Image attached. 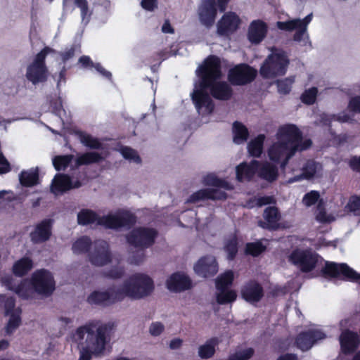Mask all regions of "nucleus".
I'll return each instance as SVG.
<instances>
[{"label": "nucleus", "instance_id": "nucleus-1", "mask_svg": "<svg viewBox=\"0 0 360 360\" xmlns=\"http://www.w3.org/2000/svg\"><path fill=\"white\" fill-rule=\"evenodd\" d=\"M109 325L94 320L79 327L75 333L80 356L79 360H90L103 355L108 342Z\"/></svg>", "mask_w": 360, "mask_h": 360}, {"label": "nucleus", "instance_id": "nucleus-2", "mask_svg": "<svg viewBox=\"0 0 360 360\" xmlns=\"http://www.w3.org/2000/svg\"><path fill=\"white\" fill-rule=\"evenodd\" d=\"M55 49L45 46L34 57L27 66L26 78L33 84L45 82L48 79L49 70L46 65V58L49 53H55Z\"/></svg>", "mask_w": 360, "mask_h": 360}, {"label": "nucleus", "instance_id": "nucleus-3", "mask_svg": "<svg viewBox=\"0 0 360 360\" xmlns=\"http://www.w3.org/2000/svg\"><path fill=\"white\" fill-rule=\"evenodd\" d=\"M158 236L154 228L139 226L133 229L125 236L127 243L142 251L152 247Z\"/></svg>", "mask_w": 360, "mask_h": 360}, {"label": "nucleus", "instance_id": "nucleus-4", "mask_svg": "<svg viewBox=\"0 0 360 360\" xmlns=\"http://www.w3.org/2000/svg\"><path fill=\"white\" fill-rule=\"evenodd\" d=\"M289 60L283 53H272L267 56L260 68V75L264 78L271 79L284 75Z\"/></svg>", "mask_w": 360, "mask_h": 360}, {"label": "nucleus", "instance_id": "nucleus-5", "mask_svg": "<svg viewBox=\"0 0 360 360\" xmlns=\"http://www.w3.org/2000/svg\"><path fill=\"white\" fill-rule=\"evenodd\" d=\"M321 271L325 278H336L360 285V274L345 263L326 262Z\"/></svg>", "mask_w": 360, "mask_h": 360}, {"label": "nucleus", "instance_id": "nucleus-6", "mask_svg": "<svg viewBox=\"0 0 360 360\" xmlns=\"http://www.w3.org/2000/svg\"><path fill=\"white\" fill-rule=\"evenodd\" d=\"M319 255L311 249L293 250L288 256V262L302 273H309L315 269Z\"/></svg>", "mask_w": 360, "mask_h": 360}, {"label": "nucleus", "instance_id": "nucleus-7", "mask_svg": "<svg viewBox=\"0 0 360 360\" xmlns=\"http://www.w3.org/2000/svg\"><path fill=\"white\" fill-rule=\"evenodd\" d=\"M137 221V217L130 211L121 210L115 214H108L101 217L98 225L107 229H118L125 228L131 229Z\"/></svg>", "mask_w": 360, "mask_h": 360}, {"label": "nucleus", "instance_id": "nucleus-8", "mask_svg": "<svg viewBox=\"0 0 360 360\" xmlns=\"http://www.w3.org/2000/svg\"><path fill=\"white\" fill-rule=\"evenodd\" d=\"M200 79V86H208L209 83L221 77V64L220 58L214 55L209 56L198 70Z\"/></svg>", "mask_w": 360, "mask_h": 360}, {"label": "nucleus", "instance_id": "nucleus-9", "mask_svg": "<svg viewBox=\"0 0 360 360\" xmlns=\"http://www.w3.org/2000/svg\"><path fill=\"white\" fill-rule=\"evenodd\" d=\"M153 280L147 274L136 273L124 281L122 291L119 292H153Z\"/></svg>", "mask_w": 360, "mask_h": 360}, {"label": "nucleus", "instance_id": "nucleus-10", "mask_svg": "<svg viewBox=\"0 0 360 360\" xmlns=\"http://www.w3.org/2000/svg\"><path fill=\"white\" fill-rule=\"evenodd\" d=\"M257 75L256 69L247 63H240L229 70L228 80L233 86H244L252 82Z\"/></svg>", "mask_w": 360, "mask_h": 360}, {"label": "nucleus", "instance_id": "nucleus-11", "mask_svg": "<svg viewBox=\"0 0 360 360\" xmlns=\"http://www.w3.org/2000/svg\"><path fill=\"white\" fill-rule=\"evenodd\" d=\"M297 146H290L288 143L278 141L274 143L269 149V159L275 163H280L281 169H285L289 160L295 154Z\"/></svg>", "mask_w": 360, "mask_h": 360}, {"label": "nucleus", "instance_id": "nucleus-12", "mask_svg": "<svg viewBox=\"0 0 360 360\" xmlns=\"http://www.w3.org/2000/svg\"><path fill=\"white\" fill-rule=\"evenodd\" d=\"M143 297V294H90L87 302L91 305L107 307L123 301H134Z\"/></svg>", "mask_w": 360, "mask_h": 360}, {"label": "nucleus", "instance_id": "nucleus-13", "mask_svg": "<svg viewBox=\"0 0 360 360\" xmlns=\"http://www.w3.org/2000/svg\"><path fill=\"white\" fill-rule=\"evenodd\" d=\"M88 258L91 264L97 266H103L111 262L112 255L108 243L103 240H94Z\"/></svg>", "mask_w": 360, "mask_h": 360}, {"label": "nucleus", "instance_id": "nucleus-14", "mask_svg": "<svg viewBox=\"0 0 360 360\" xmlns=\"http://www.w3.org/2000/svg\"><path fill=\"white\" fill-rule=\"evenodd\" d=\"M191 98L199 115L207 116L212 114L215 108L214 101L207 91L199 86L191 94Z\"/></svg>", "mask_w": 360, "mask_h": 360}, {"label": "nucleus", "instance_id": "nucleus-15", "mask_svg": "<svg viewBox=\"0 0 360 360\" xmlns=\"http://www.w3.org/2000/svg\"><path fill=\"white\" fill-rule=\"evenodd\" d=\"M219 10L216 0H202L198 8L199 20L207 28L215 22Z\"/></svg>", "mask_w": 360, "mask_h": 360}, {"label": "nucleus", "instance_id": "nucleus-16", "mask_svg": "<svg viewBox=\"0 0 360 360\" xmlns=\"http://www.w3.org/2000/svg\"><path fill=\"white\" fill-rule=\"evenodd\" d=\"M82 186L79 180L73 181L71 176L67 174H56L51 184V191L54 195L62 194L73 188H78Z\"/></svg>", "mask_w": 360, "mask_h": 360}, {"label": "nucleus", "instance_id": "nucleus-17", "mask_svg": "<svg viewBox=\"0 0 360 360\" xmlns=\"http://www.w3.org/2000/svg\"><path fill=\"white\" fill-rule=\"evenodd\" d=\"M195 274L202 278L213 277L219 269L218 262L212 255H205L200 257L194 265Z\"/></svg>", "mask_w": 360, "mask_h": 360}, {"label": "nucleus", "instance_id": "nucleus-18", "mask_svg": "<svg viewBox=\"0 0 360 360\" xmlns=\"http://www.w3.org/2000/svg\"><path fill=\"white\" fill-rule=\"evenodd\" d=\"M53 220L44 219L36 224L34 230L30 233L31 241L34 244H41L48 241L52 235Z\"/></svg>", "mask_w": 360, "mask_h": 360}, {"label": "nucleus", "instance_id": "nucleus-19", "mask_svg": "<svg viewBox=\"0 0 360 360\" xmlns=\"http://www.w3.org/2000/svg\"><path fill=\"white\" fill-rule=\"evenodd\" d=\"M5 314L10 319L6 327V333L11 335L20 326L21 309L15 307V300L12 297L6 299L4 303Z\"/></svg>", "mask_w": 360, "mask_h": 360}, {"label": "nucleus", "instance_id": "nucleus-20", "mask_svg": "<svg viewBox=\"0 0 360 360\" xmlns=\"http://www.w3.org/2000/svg\"><path fill=\"white\" fill-rule=\"evenodd\" d=\"M240 23L239 17L234 12L224 14L217 22V33L220 36H227L233 33Z\"/></svg>", "mask_w": 360, "mask_h": 360}, {"label": "nucleus", "instance_id": "nucleus-21", "mask_svg": "<svg viewBox=\"0 0 360 360\" xmlns=\"http://www.w3.org/2000/svg\"><path fill=\"white\" fill-rule=\"evenodd\" d=\"M279 141L288 143L290 146H297L302 140V134L298 127L295 124H286L281 127L278 131Z\"/></svg>", "mask_w": 360, "mask_h": 360}, {"label": "nucleus", "instance_id": "nucleus-22", "mask_svg": "<svg viewBox=\"0 0 360 360\" xmlns=\"http://www.w3.org/2000/svg\"><path fill=\"white\" fill-rule=\"evenodd\" d=\"M208 86H202V89L209 90L210 95L217 100L228 101L233 95V89L226 82L215 80L209 83Z\"/></svg>", "mask_w": 360, "mask_h": 360}, {"label": "nucleus", "instance_id": "nucleus-23", "mask_svg": "<svg viewBox=\"0 0 360 360\" xmlns=\"http://www.w3.org/2000/svg\"><path fill=\"white\" fill-rule=\"evenodd\" d=\"M227 194L216 188H202L192 193L187 202L195 203L204 200H226Z\"/></svg>", "mask_w": 360, "mask_h": 360}, {"label": "nucleus", "instance_id": "nucleus-24", "mask_svg": "<svg viewBox=\"0 0 360 360\" xmlns=\"http://www.w3.org/2000/svg\"><path fill=\"white\" fill-rule=\"evenodd\" d=\"M326 335L320 330H310L307 333H302L297 338V347L302 351L309 349L318 340H323Z\"/></svg>", "mask_w": 360, "mask_h": 360}, {"label": "nucleus", "instance_id": "nucleus-25", "mask_svg": "<svg viewBox=\"0 0 360 360\" xmlns=\"http://www.w3.org/2000/svg\"><path fill=\"white\" fill-rule=\"evenodd\" d=\"M265 221H259L258 225L262 229L276 231L279 229V221L281 219V214L276 207H267L265 208L263 214Z\"/></svg>", "mask_w": 360, "mask_h": 360}, {"label": "nucleus", "instance_id": "nucleus-26", "mask_svg": "<svg viewBox=\"0 0 360 360\" xmlns=\"http://www.w3.org/2000/svg\"><path fill=\"white\" fill-rule=\"evenodd\" d=\"M167 288L171 291L186 290L192 285L191 280L186 274L181 272L172 274L166 282Z\"/></svg>", "mask_w": 360, "mask_h": 360}, {"label": "nucleus", "instance_id": "nucleus-27", "mask_svg": "<svg viewBox=\"0 0 360 360\" xmlns=\"http://www.w3.org/2000/svg\"><path fill=\"white\" fill-rule=\"evenodd\" d=\"M259 161L252 160L250 163L243 162L236 167V179L239 182L250 181L257 172Z\"/></svg>", "mask_w": 360, "mask_h": 360}, {"label": "nucleus", "instance_id": "nucleus-28", "mask_svg": "<svg viewBox=\"0 0 360 360\" xmlns=\"http://www.w3.org/2000/svg\"><path fill=\"white\" fill-rule=\"evenodd\" d=\"M267 34L266 24L260 20H253L249 27L248 38L252 44H259Z\"/></svg>", "mask_w": 360, "mask_h": 360}, {"label": "nucleus", "instance_id": "nucleus-29", "mask_svg": "<svg viewBox=\"0 0 360 360\" xmlns=\"http://www.w3.org/2000/svg\"><path fill=\"white\" fill-rule=\"evenodd\" d=\"M340 342L342 352L350 353L358 347L359 340L356 333L345 330L340 337Z\"/></svg>", "mask_w": 360, "mask_h": 360}, {"label": "nucleus", "instance_id": "nucleus-30", "mask_svg": "<svg viewBox=\"0 0 360 360\" xmlns=\"http://www.w3.org/2000/svg\"><path fill=\"white\" fill-rule=\"evenodd\" d=\"M258 176L269 183L277 180L278 177V167L269 162H259L257 170Z\"/></svg>", "mask_w": 360, "mask_h": 360}, {"label": "nucleus", "instance_id": "nucleus-31", "mask_svg": "<svg viewBox=\"0 0 360 360\" xmlns=\"http://www.w3.org/2000/svg\"><path fill=\"white\" fill-rule=\"evenodd\" d=\"M234 280V274L232 270H226L220 274L215 279V286L218 292H236L230 290Z\"/></svg>", "mask_w": 360, "mask_h": 360}, {"label": "nucleus", "instance_id": "nucleus-32", "mask_svg": "<svg viewBox=\"0 0 360 360\" xmlns=\"http://www.w3.org/2000/svg\"><path fill=\"white\" fill-rule=\"evenodd\" d=\"M56 288L54 277L51 271L43 269L36 292H53Z\"/></svg>", "mask_w": 360, "mask_h": 360}, {"label": "nucleus", "instance_id": "nucleus-33", "mask_svg": "<svg viewBox=\"0 0 360 360\" xmlns=\"http://www.w3.org/2000/svg\"><path fill=\"white\" fill-rule=\"evenodd\" d=\"M33 265L32 259L28 257H23L14 262L12 272L15 276L22 277L32 270Z\"/></svg>", "mask_w": 360, "mask_h": 360}, {"label": "nucleus", "instance_id": "nucleus-34", "mask_svg": "<svg viewBox=\"0 0 360 360\" xmlns=\"http://www.w3.org/2000/svg\"><path fill=\"white\" fill-rule=\"evenodd\" d=\"M93 242L90 237L83 236L78 238L72 245V250L75 255L87 254L90 252Z\"/></svg>", "mask_w": 360, "mask_h": 360}, {"label": "nucleus", "instance_id": "nucleus-35", "mask_svg": "<svg viewBox=\"0 0 360 360\" xmlns=\"http://www.w3.org/2000/svg\"><path fill=\"white\" fill-rule=\"evenodd\" d=\"M103 160V158L98 152H86L77 158L75 165L72 169H74L75 167H78L82 165L98 163Z\"/></svg>", "mask_w": 360, "mask_h": 360}, {"label": "nucleus", "instance_id": "nucleus-36", "mask_svg": "<svg viewBox=\"0 0 360 360\" xmlns=\"http://www.w3.org/2000/svg\"><path fill=\"white\" fill-rule=\"evenodd\" d=\"M219 343V340L217 338H212L207 340L203 345L198 347V356L201 359L211 358L214 355L215 347Z\"/></svg>", "mask_w": 360, "mask_h": 360}, {"label": "nucleus", "instance_id": "nucleus-37", "mask_svg": "<svg viewBox=\"0 0 360 360\" xmlns=\"http://www.w3.org/2000/svg\"><path fill=\"white\" fill-rule=\"evenodd\" d=\"M19 181L24 187H32L37 185L39 182L38 169L22 171L19 174Z\"/></svg>", "mask_w": 360, "mask_h": 360}, {"label": "nucleus", "instance_id": "nucleus-38", "mask_svg": "<svg viewBox=\"0 0 360 360\" xmlns=\"http://www.w3.org/2000/svg\"><path fill=\"white\" fill-rule=\"evenodd\" d=\"M76 135L79 141L86 148L96 150L103 148V144L98 138L82 131H76Z\"/></svg>", "mask_w": 360, "mask_h": 360}, {"label": "nucleus", "instance_id": "nucleus-39", "mask_svg": "<svg viewBox=\"0 0 360 360\" xmlns=\"http://www.w3.org/2000/svg\"><path fill=\"white\" fill-rule=\"evenodd\" d=\"M101 217L91 210L83 209L77 214V222L80 225L86 226L98 221Z\"/></svg>", "mask_w": 360, "mask_h": 360}, {"label": "nucleus", "instance_id": "nucleus-40", "mask_svg": "<svg viewBox=\"0 0 360 360\" xmlns=\"http://www.w3.org/2000/svg\"><path fill=\"white\" fill-rule=\"evenodd\" d=\"M233 141L240 144L246 141L249 137L248 128L241 122L236 121L233 124Z\"/></svg>", "mask_w": 360, "mask_h": 360}, {"label": "nucleus", "instance_id": "nucleus-41", "mask_svg": "<svg viewBox=\"0 0 360 360\" xmlns=\"http://www.w3.org/2000/svg\"><path fill=\"white\" fill-rule=\"evenodd\" d=\"M224 250L227 254L226 258L229 261L236 259L238 252V240L236 235L232 236L225 241Z\"/></svg>", "mask_w": 360, "mask_h": 360}, {"label": "nucleus", "instance_id": "nucleus-42", "mask_svg": "<svg viewBox=\"0 0 360 360\" xmlns=\"http://www.w3.org/2000/svg\"><path fill=\"white\" fill-rule=\"evenodd\" d=\"M265 139L264 134H259L252 139L248 146V152L252 157L259 158L262 153L263 143Z\"/></svg>", "mask_w": 360, "mask_h": 360}, {"label": "nucleus", "instance_id": "nucleus-43", "mask_svg": "<svg viewBox=\"0 0 360 360\" xmlns=\"http://www.w3.org/2000/svg\"><path fill=\"white\" fill-rule=\"evenodd\" d=\"M203 183L206 186L224 188L226 190H231L232 188L228 181L224 179H219L212 174L205 176L203 179Z\"/></svg>", "mask_w": 360, "mask_h": 360}, {"label": "nucleus", "instance_id": "nucleus-44", "mask_svg": "<svg viewBox=\"0 0 360 360\" xmlns=\"http://www.w3.org/2000/svg\"><path fill=\"white\" fill-rule=\"evenodd\" d=\"M266 250V246L261 240L248 243L245 247V253L247 255L258 257Z\"/></svg>", "mask_w": 360, "mask_h": 360}, {"label": "nucleus", "instance_id": "nucleus-45", "mask_svg": "<svg viewBox=\"0 0 360 360\" xmlns=\"http://www.w3.org/2000/svg\"><path fill=\"white\" fill-rule=\"evenodd\" d=\"M72 155H56L53 158V165L56 171H65L70 165Z\"/></svg>", "mask_w": 360, "mask_h": 360}, {"label": "nucleus", "instance_id": "nucleus-46", "mask_svg": "<svg viewBox=\"0 0 360 360\" xmlns=\"http://www.w3.org/2000/svg\"><path fill=\"white\" fill-rule=\"evenodd\" d=\"M294 82L295 77H289L283 79H278L276 82L278 92L283 95H287L290 94Z\"/></svg>", "mask_w": 360, "mask_h": 360}, {"label": "nucleus", "instance_id": "nucleus-47", "mask_svg": "<svg viewBox=\"0 0 360 360\" xmlns=\"http://www.w3.org/2000/svg\"><path fill=\"white\" fill-rule=\"evenodd\" d=\"M317 165L314 160H307L302 168V176L306 179L313 178L316 173Z\"/></svg>", "mask_w": 360, "mask_h": 360}, {"label": "nucleus", "instance_id": "nucleus-48", "mask_svg": "<svg viewBox=\"0 0 360 360\" xmlns=\"http://www.w3.org/2000/svg\"><path fill=\"white\" fill-rule=\"evenodd\" d=\"M120 153L124 158L134 162L136 164L141 163V158L137 152L128 146H123L120 149Z\"/></svg>", "mask_w": 360, "mask_h": 360}, {"label": "nucleus", "instance_id": "nucleus-49", "mask_svg": "<svg viewBox=\"0 0 360 360\" xmlns=\"http://www.w3.org/2000/svg\"><path fill=\"white\" fill-rule=\"evenodd\" d=\"M318 89L316 87H311L305 90L301 96V101L307 105H312L315 103L317 96Z\"/></svg>", "mask_w": 360, "mask_h": 360}, {"label": "nucleus", "instance_id": "nucleus-50", "mask_svg": "<svg viewBox=\"0 0 360 360\" xmlns=\"http://www.w3.org/2000/svg\"><path fill=\"white\" fill-rule=\"evenodd\" d=\"M254 351L252 348H247L239 350L231 355L226 360H248L253 355Z\"/></svg>", "mask_w": 360, "mask_h": 360}, {"label": "nucleus", "instance_id": "nucleus-51", "mask_svg": "<svg viewBox=\"0 0 360 360\" xmlns=\"http://www.w3.org/2000/svg\"><path fill=\"white\" fill-rule=\"evenodd\" d=\"M43 269L37 270L34 271L30 279L25 280L24 283L22 284L28 285H30L32 288L34 290V292H36V290H37V286L39 283V279L41 278V276L42 274Z\"/></svg>", "mask_w": 360, "mask_h": 360}, {"label": "nucleus", "instance_id": "nucleus-52", "mask_svg": "<svg viewBox=\"0 0 360 360\" xmlns=\"http://www.w3.org/2000/svg\"><path fill=\"white\" fill-rule=\"evenodd\" d=\"M240 292H264L262 286L255 280H250L245 283Z\"/></svg>", "mask_w": 360, "mask_h": 360}, {"label": "nucleus", "instance_id": "nucleus-53", "mask_svg": "<svg viewBox=\"0 0 360 360\" xmlns=\"http://www.w3.org/2000/svg\"><path fill=\"white\" fill-rule=\"evenodd\" d=\"M300 22L299 19H293L285 22L278 21L276 26L281 30L292 31L298 27V23Z\"/></svg>", "mask_w": 360, "mask_h": 360}, {"label": "nucleus", "instance_id": "nucleus-54", "mask_svg": "<svg viewBox=\"0 0 360 360\" xmlns=\"http://www.w3.org/2000/svg\"><path fill=\"white\" fill-rule=\"evenodd\" d=\"M125 271L123 267L113 266L103 273L104 276L111 279H119L123 277Z\"/></svg>", "mask_w": 360, "mask_h": 360}, {"label": "nucleus", "instance_id": "nucleus-55", "mask_svg": "<svg viewBox=\"0 0 360 360\" xmlns=\"http://www.w3.org/2000/svg\"><path fill=\"white\" fill-rule=\"evenodd\" d=\"M76 6L81 10V17L82 20L89 21L91 13L89 12V5L86 0H75Z\"/></svg>", "mask_w": 360, "mask_h": 360}, {"label": "nucleus", "instance_id": "nucleus-56", "mask_svg": "<svg viewBox=\"0 0 360 360\" xmlns=\"http://www.w3.org/2000/svg\"><path fill=\"white\" fill-rule=\"evenodd\" d=\"M320 198V194L316 191H311L307 193H306L302 199L303 203L307 206L310 207L314 205Z\"/></svg>", "mask_w": 360, "mask_h": 360}, {"label": "nucleus", "instance_id": "nucleus-57", "mask_svg": "<svg viewBox=\"0 0 360 360\" xmlns=\"http://www.w3.org/2000/svg\"><path fill=\"white\" fill-rule=\"evenodd\" d=\"M164 330L165 326L160 321L151 323L148 328L149 333L153 337L160 335L163 333Z\"/></svg>", "mask_w": 360, "mask_h": 360}, {"label": "nucleus", "instance_id": "nucleus-58", "mask_svg": "<svg viewBox=\"0 0 360 360\" xmlns=\"http://www.w3.org/2000/svg\"><path fill=\"white\" fill-rule=\"evenodd\" d=\"M347 108L351 112L360 113V96L351 98Z\"/></svg>", "mask_w": 360, "mask_h": 360}, {"label": "nucleus", "instance_id": "nucleus-59", "mask_svg": "<svg viewBox=\"0 0 360 360\" xmlns=\"http://www.w3.org/2000/svg\"><path fill=\"white\" fill-rule=\"evenodd\" d=\"M217 302L225 304L233 302L236 299V294H217Z\"/></svg>", "mask_w": 360, "mask_h": 360}, {"label": "nucleus", "instance_id": "nucleus-60", "mask_svg": "<svg viewBox=\"0 0 360 360\" xmlns=\"http://www.w3.org/2000/svg\"><path fill=\"white\" fill-rule=\"evenodd\" d=\"M256 205L257 207H262L266 205L275 204L276 200L274 196L264 195L259 197L256 199Z\"/></svg>", "mask_w": 360, "mask_h": 360}, {"label": "nucleus", "instance_id": "nucleus-61", "mask_svg": "<svg viewBox=\"0 0 360 360\" xmlns=\"http://www.w3.org/2000/svg\"><path fill=\"white\" fill-rule=\"evenodd\" d=\"M3 283L7 287V288L10 290H14L13 292H22L21 288L19 285L16 289L14 290V280L12 276H5L2 278Z\"/></svg>", "mask_w": 360, "mask_h": 360}, {"label": "nucleus", "instance_id": "nucleus-62", "mask_svg": "<svg viewBox=\"0 0 360 360\" xmlns=\"http://www.w3.org/2000/svg\"><path fill=\"white\" fill-rule=\"evenodd\" d=\"M78 63L84 69H92L94 66V63L88 56H81L78 60Z\"/></svg>", "mask_w": 360, "mask_h": 360}, {"label": "nucleus", "instance_id": "nucleus-63", "mask_svg": "<svg viewBox=\"0 0 360 360\" xmlns=\"http://www.w3.org/2000/svg\"><path fill=\"white\" fill-rule=\"evenodd\" d=\"M75 47L74 46H72L70 49L68 50L60 52L59 55L61 57L62 61L65 63L70 59L72 58L75 56Z\"/></svg>", "mask_w": 360, "mask_h": 360}, {"label": "nucleus", "instance_id": "nucleus-64", "mask_svg": "<svg viewBox=\"0 0 360 360\" xmlns=\"http://www.w3.org/2000/svg\"><path fill=\"white\" fill-rule=\"evenodd\" d=\"M350 168L357 172H360V156H352L349 162Z\"/></svg>", "mask_w": 360, "mask_h": 360}]
</instances>
